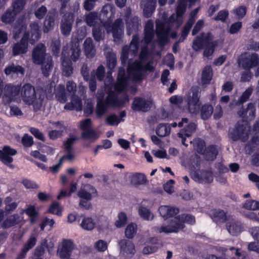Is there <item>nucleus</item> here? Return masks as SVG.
<instances>
[{
	"label": "nucleus",
	"mask_w": 259,
	"mask_h": 259,
	"mask_svg": "<svg viewBox=\"0 0 259 259\" xmlns=\"http://www.w3.org/2000/svg\"><path fill=\"white\" fill-rule=\"evenodd\" d=\"M242 26V22H237L233 23L229 29V32L231 34H235L237 33Z\"/></svg>",
	"instance_id": "69168bd1"
},
{
	"label": "nucleus",
	"mask_w": 259,
	"mask_h": 259,
	"mask_svg": "<svg viewBox=\"0 0 259 259\" xmlns=\"http://www.w3.org/2000/svg\"><path fill=\"white\" fill-rule=\"evenodd\" d=\"M157 239L155 238H151L150 242L151 243V245H147L143 248V253L148 254L156 252L158 247V246L157 245Z\"/></svg>",
	"instance_id": "37998d69"
},
{
	"label": "nucleus",
	"mask_w": 259,
	"mask_h": 259,
	"mask_svg": "<svg viewBox=\"0 0 259 259\" xmlns=\"http://www.w3.org/2000/svg\"><path fill=\"white\" fill-rule=\"evenodd\" d=\"M139 49V37L137 35L133 36L129 47L125 46L123 47L121 55L122 63H124L128 58V54L132 55L137 54Z\"/></svg>",
	"instance_id": "4468645a"
},
{
	"label": "nucleus",
	"mask_w": 259,
	"mask_h": 259,
	"mask_svg": "<svg viewBox=\"0 0 259 259\" xmlns=\"http://www.w3.org/2000/svg\"><path fill=\"white\" fill-rule=\"evenodd\" d=\"M107 61L108 68L112 71L114 68L116 63V59L115 55L114 54H110L107 56Z\"/></svg>",
	"instance_id": "bf43d9fd"
},
{
	"label": "nucleus",
	"mask_w": 259,
	"mask_h": 259,
	"mask_svg": "<svg viewBox=\"0 0 259 259\" xmlns=\"http://www.w3.org/2000/svg\"><path fill=\"white\" fill-rule=\"evenodd\" d=\"M194 149L201 154H204L205 152V147L204 141L199 139H195L193 142Z\"/></svg>",
	"instance_id": "864d4df0"
},
{
	"label": "nucleus",
	"mask_w": 259,
	"mask_h": 259,
	"mask_svg": "<svg viewBox=\"0 0 259 259\" xmlns=\"http://www.w3.org/2000/svg\"><path fill=\"white\" fill-rule=\"evenodd\" d=\"M25 5V0H16L13 4V9L12 10L17 14L23 10Z\"/></svg>",
	"instance_id": "4d7b16f0"
},
{
	"label": "nucleus",
	"mask_w": 259,
	"mask_h": 259,
	"mask_svg": "<svg viewBox=\"0 0 259 259\" xmlns=\"http://www.w3.org/2000/svg\"><path fill=\"white\" fill-rule=\"evenodd\" d=\"M171 125L175 127L177 125L179 127H183L178 133L179 137L182 138V144L187 146L188 145L185 143L186 137H191L196 130V125L194 123L189 122L187 118H183L181 121L178 124L176 122L171 123Z\"/></svg>",
	"instance_id": "1a4fd4ad"
},
{
	"label": "nucleus",
	"mask_w": 259,
	"mask_h": 259,
	"mask_svg": "<svg viewBox=\"0 0 259 259\" xmlns=\"http://www.w3.org/2000/svg\"><path fill=\"white\" fill-rule=\"evenodd\" d=\"M78 37L72 41L69 49L64 48L62 51V73L63 75L69 76L73 72V68L69 57L74 61H76L80 55L79 40H81L87 34L86 27H81L77 31Z\"/></svg>",
	"instance_id": "7ed1b4c3"
},
{
	"label": "nucleus",
	"mask_w": 259,
	"mask_h": 259,
	"mask_svg": "<svg viewBox=\"0 0 259 259\" xmlns=\"http://www.w3.org/2000/svg\"><path fill=\"white\" fill-rule=\"evenodd\" d=\"M84 48L85 54L88 57H93L96 53L92 39L87 38L84 42Z\"/></svg>",
	"instance_id": "f704fd0d"
},
{
	"label": "nucleus",
	"mask_w": 259,
	"mask_h": 259,
	"mask_svg": "<svg viewBox=\"0 0 259 259\" xmlns=\"http://www.w3.org/2000/svg\"><path fill=\"white\" fill-rule=\"evenodd\" d=\"M64 108L69 110L80 111L82 109L81 101L78 97L73 96L71 99V104H66Z\"/></svg>",
	"instance_id": "72a5a7b5"
},
{
	"label": "nucleus",
	"mask_w": 259,
	"mask_h": 259,
	"mask_svg": "<svg viewBox=\"0 0 259 259\" xmlns=\"http://www.w3.org/2000/svg\"><path fill=\"white\" fill-rule=\"evenodd\" d=\"M195 179L199 183H209L213 181V176L211 172L205 171L201 172L198 178L195 177Z\"/></svg>",
	"instance_id": "4c0bfd02"
},
{
	"label": "nucleus",
	"mask_w": 259,
	"mask_h": 259,
	"mask_svg": "<svg viewBox=\"0 0 259 259\" xmlns=\"http://www.w3.org/2000/svg\"><path fill=\"white\" fill-rule=\"evenodd\" d=\"M17 151L9 146H6L0 150V160L5 164L8 165L11 168L14 166L11 163L13 161V156L16 155Z\"/></svg>",
	"instance_id": "f3484780"
},
{
	"label": "nucleus",
	"mask_w": 259,
	"mask_h": 259,
	"mask_svg": "<svg viewBox=\"0 0 259 259\" xmlns=\"http://www.w3.org/2000/svg\"><path fill=\"white\" fill-rule=\"evenodd\" d=\"M104 67L102 65L99 66L96 71H94L92 73L89 82V88L92 92H94L96 90V82L95 80V76H96L98 80H102L104 77Z\"/></svg>",
	"instance_id": "aec40b11"
},
{
	"label": "nucleus",
	"mask_w": 259,
	"mask_h": 259,
	"mask_svg": "<svg viewBox=\"0 0 259 259\" xmlns=\"http://www.w3.org/2000/svg\"><path fill=\"white\" fill-rule=\"evenodd\" d=\"M141 6L143 7L144 15L146 17H150L155 9L153 0H142Z\"/></svg>",
	"instance_id": "c756f323"
},
{
	"label": "nucleus",
	"mask_w": 259,
	"mask_h": 259,
	"mask_svg": "<svg viewBox=\"0 0 259 259\" xmlns=\"http://www.w3.org/2000/svg\"><path fill=\"white\" fill-rule=\"evenodd\" d=\"M73 21L74 17L72 14L69 13L63 17L61 25V30L63 34L68 35L70 34Z\"/></svg>",
	"instance_id": "412c9836"
},
{
	"label": "nucleus",
	"mask_w": 259,
	"mask_h": 259,
	"mask_svg": "<svg viewBox=\"0 0 259 259\" xmlns=\"http://www.w3.org/2000/svg\"><path fill=\"white\" fill-rule=\"evenodd\" d=\"M62 207L58 202L53 203L50 206L49 211L53 214L60 216L62 215Z\"/></svg>",
	"instance_id": "6e6d98bb"
},
{
	"label": "nucleus",
	"mask_w": 259,
	"mask_h": 259,
	"mask_svg": "<svg viewBox=\"0 0 259 259\" xmlns=\"http://www.w3.org/2000/svg\"><path fill=\"white\" fill-rule=\"evenodd\" d=\"M244 207L250 210L259 209V202L255 200H247L244 204Z\"/></svg>",
	"instance_id": "052dcab7"
},
{
	"label": "nucleus",
	"mask_w": 259,
	"mask_h": 259,
	"mask_svg": "<svg viewBox=\"0 0 259 259\" xmlns=\"http://www.w3.org/2000/svg\"><path fill=\"white\" fill-rule=\"evenodd\" d=\"M200 92L198 88H192L187 96V102L189 112L192 114L197 113L200 108Z\"/></svg>",
	"instance_id": "9d476101"
},
{
	"label": "nucleus",
	"mask_w": 259,
	"mask_h": 259,
	"mask_svg": "<svg viewBox=\"0 0 259 259\" xmlns=\"http://www.w3.org/2000/svg\"><path fill=\"white\" fill-rule=\"evenodd\" d=\"M94 247L98 251L103 252L107 249V243L104 240H99L95 243Z\"/></svg>",
	"instance_id": "0e129e2a"
},
{
	"label": "nucleus",
	"mask_w": 259,
	"mask_h": 259,
	"mask_svg": "<svg viewBox=\"0 0 259 259\" xmlns=\"http://www.w3.org/2000/svg\"><path fill=\"white\" fill-rule=\"evenodd\" d=\"M158 211L160 215L165 220L172 217L179 212L178 208L167 205L160 206Z\"/></svg>",
	"instance_id": "a878e982"
},
{
	"label": "nucleus",
	"mask_w": 259,
	"mask_h": 259,
	"mask_svg": "<svg viewBox=\"0 0 259 259\" xmlns=\"http://www.w3.org/2000/svg\"><path fill=\"white\" fill-rule=\"evenodd\" d=\"M228 15L229 12L227 10H222L218 13L217 16L214 18V20L225 22L227 19Z\"/></svg>",
	"instance_id": "338daca9"
},
{
	"label": "nucleus",
	"mask_w": 259,
	"mask_h": 259,
	"mask_svg": "<svg viewBox=\"0 0 259 259\" xmlns=\"http://www.w3.org/2000/svg\"><path fill=\"white\" fill-rule=\"evenodd\" d=\"M187 0H179L176 10V15L172 14L169 19L166 20L165 16L162 20L156 21V33L158 41L160 46H164L168 42V36L170 30L172 27H178L183 23L182 16L186 10Z\"/></svg>",
	"instance_id": "f03ea898"
},
{
	"label": "nucleus",
	"mask_w": 259,
	"mask_h": 259,
	"mask_svg": "<svg viewBox=\"0 0 259 259\" xmlns=\"http://www.w3.org/2000/svg\"><path fill=\"white\" fill-rule=\"evenodd\" d=\"M213 107L212 105L205 104L201 108V116L203 119H207L212 115Z\"/></svg>",
	"instance_id": "a18cd8bd"
},
{
	"label": "nucleus",
	"mask_w": 259,
	"mask_h": 259,
	"mask_svg": "<svg viewBox=\"0 0 259 259\" xmlns=\"http://www.w3.org/2000/svg\"><path fill=\"white\" fill-rule=\"evenodd\" d=\"M24 72V68L20 65H15L12 64L8 66L5 69V73L7 75L11 74L12 73H20L23 74Z\"/></svg>",
	"instance_id": "58836bf2"
},
{
	"label": "nucleus",
	"mask_w": 259,
	"mask_h": 259,
	"mask_svg": "<svg viewBox=\"0 0 259 259\" xmlns=\"http://www.w3.org/2000/svg\"><path fill=\"white\" fill-rule=\"evenodd\" d=\"M118 244L121 256L131 257L135 253V246L131 241L123 239L119 241Z\"/></svg>",
	"instance_id": "dca6fc26"
},
{
	"label": "nucleus",
	"mask_w": 259,
	"mask_h": 259,
	"mask_svg": "<svg viewBox=\"0 0 259 259\" xmlns=\"http://www.w3.org/2000/svg\"><path fill=\"white\" fill-rule=\"evenodd\" d=\"M3 88V81L0 78V97L3 92V100L5 103L8 104L13 101L19 102L21 101L20 85L9 83L5 85L4 90Z\"/></svg>",
	"instance_id": "6e6552de"
},
{
	"label": "nucleus",
	"mask_w": 259,
	"mask_h": 259,
	"mask_svg": "<svg viewBox=\"0 0 259 259\" xmlns=\"http://www.w3.org/2000/svg\"><path fill=\"white\" fill-rule=\"evenodd\" d=\"M259 62V57L256 53H245L241 55L239 65L245 69L249 70L255 67Z\"/></svg>",
	"instance_id": "ddd939ff"
},
{
	"label": "nucleus",
	"mask_w": 259,
	"mask_h": 259,
	"mask_svg": "<svg viewBox=\"0 0 259 259\" xmlns=\"http://www.w3.org/2000/svg\"><path fill=\"white\" fill-rule=\"evenodd\" d=\"M106 122L110 125H117L120 120L119 118L114 114L109 115L106 118Z\"/></svg>",
	"instance_id": "680f3d73"
},
{
	"label": "nucleus",
	"mask_w": 259,
	"mask_h": 259,
	"mask_svg": "<svg viewBox=\"0 0 259 259\" xmlns=\"http://www.w3.org/2000/svg\"><path fill=\"white\" fill-rule=\"evenodd\" d=\"M234 13L237 19H242L246 15V8L243 6H240L234 10Z\"/></svg>",
	"instance_id": "e2e57ef3"
},
{
	"label": "nucleus",
	"mask_w": 259,
	"mask_h": 259,
	"mask_svg": "<svg viewBox=\"0 0 259 259\" xmlns=\"http://www.w3.org/2000/svg\"><path fill=\"white\" fill-rule=\"evenodd\" d=\"M54 18L52 17H47L44 22V31L48 32L51 30L54 26Z\"/></svg>",
	"instance_id": "13d9d810"
},
{
	"label": "nucleus",
	"mask_w": 259,
	"mask_h": 259,
	"mask_svg": "<svg viewBox=\"0 0 259 259\" xmlns=\"http://www.w3.org/2000/svg\"><path fill=\"white\" fill-rule=\"evenodd\" d=\"M250 132L249 127L247 124L238 125L235 129L231 130L229 135L231 138L236 141L238 139H241L242 141H245Z\"/></svg>",
	"instance_id": "2eb2a0df"
},
{
	"label": "nucleus",
	"mask_w": 259,
	"mask_h": 259,
	"mask_svg": "<svg viewBox=\"0 0 259 259\" xmlns=\"http://www.w3.org/2000/svg\"><path fill=\"white\" fill-rule=\"evenodd\" d=\"M79 226L84 230L92 231L96 227L97 224L93 218L87 217L82 219Z\"/></svg>",
	"instance_id": "c85d7f7f"
},
{
	"label": "nucleus",
	"mask_w": 259,
	"mask_h": 259,
	"mask_svg": "<svg viewBox=\"0 0 259 259\" xmlns=\"http://www.w3.org/2000/svg\"><path fill=\"white\" fill-rule=\"evenodd\" d=\"M213 77L212 69L210 66H206L202 70L201 81L202 85H207L210 82Z\"/></svg>",
	"instance_id": "bb28decb"
},
{
	"label": "nucleus",
	"mask_w": 259,
	"mask_h": 259,
	"mask_svg": "<svg viewBox=\"0 0 259 259\" xmlns=\"http://www.w3.org/2000/svg\"><path fill=\"white\" fill-rule=\"evenodd\" d=\"M218 153L217 147L214 146H211L207 148L206 153L204 154H206L207 160H212L215 158Z\"/></svg>",
	"instance_id": "5fc2aeb1"
},
{
	"label": "nucleus",
	"mask_w": 259,
	"mask_h": 259,
	"mask_svg": "<svg viewBox=\"0 0 259 259\" xmlns=\"http://www.w3.org/2000/svg\"><path fill=\"white\" fill-rule=\"evenodd\" d=\"M82 137L84 140L92 143L95 142L99 138V134L94 130H90L83 131L82 133Z\"/></svg>",
	"instance_id": "ea45409f"
},
{
	"label": "nucleus",
	"mask_w": 259,
	"mask_h": 259,
	"mask_svg": "<svg viewBox=\"0 0 259 259\" xmlns=\"http://www.w3.org/2000/svg\"><path fill=\"white\" fill-rule=\"evenodd\" d=\"M85 21L87 24L90 26L97 27L102 23V22L98 18L97 13L91 12L86 15Z\"/></svg>",
	"instance_id": "7c9ffc66"
},
{
	"label": "nucleus",
	"mask_w": 259,
	"mask_h": 259,
	"mask_svg": "<svg viewBox=\"0 0 259 259\" xmlns=\"http://www.w3.org/2000/svg\"><path fill=\"white\" fill-rule=\"evenodd\" d=\"M96 193V189L92 185L83 184L78 192L77 195L80 198L90 200L92 198V195Z\"/></svg>",
	"instance_id": "5701e85b"
},
{
	"label": "nucleus",
	"mask_w": 259,
	"mask_h": 259,
	"mask_svg": "<svg viewBox=\"0 0 259 259\" xmlns=\"http://www.w3.org/2000/svg\"><path fill=\"white\" fill-rule=\"evenodd\" d=\"M41 64H42L41 70L43 74L46 76H49L53 67L52 57L48 56L46 58L45 61H44Z\"/></svg>",
	"instance_id": "473e14b6"
},
{
	"label": "nucleus",
	"mask_w": 259,
	"mask_h": 259,
	"mask_svg": "<svg viewBox=\"0 0 259 259\" xmlns=\"http://www.w3.org/2000/svg\"><path fill=\"white\" fill-rule=\"evenodd\" d=\"M126 214L123 212H119L117 215V218L114 223V225L117 228H121L125 226L127 222Z\"/></svg>",
	"instance_id": "603ef678"
},
{
	"label": "nucleus",
	"mask_w": 259,
	"mask_h": 259,
	"mask_svg": "<svg viewBox=\"0 0 259 259\" xmlns=\"http://www.w3.org/2000/svg\"><path fill=\"white\" fill-rule=\"evenodd\" d=\"M226 227L228 232L233 236L238 235L242 231V227L240 223L235 221L232 216L227 222Z\"/></svg>",
	"instance_id": "4be33fe9"
},
{
	"label": "nucleus",
	"mask_w": 259,
	"mask_h": 259,
	"mask_svg": "<svg viewBox=\"0 0 259 259\" xmlns=\"http://www.w3.org/2000/svg\"><path fill=\"white\" fill-rule=\"evenodd\" d=\"M154 35V24L151 20H148L145 26V35L144 40L141 41V51L140 54V60L136 61L133 64H130L128 69V78L124 77L125 71L122 68H119L118 73L117 82L115 84L111 83L112 78H109L111 83L109 84L107 82L105 83L106 88L108 93L107 99L103 101L104 94L101 91L97 93V104L96 113L98 116H102L108 110L109 106H120L121 104L118 102V99L114 91L120 92L125 88L128 79L134 81H140L142 79L143 72L144 71H153L155 68V63L150 61L145 64V59L147 56V46L152 40Z\"/></svg>",
	"instance_id": "f257e3e1"
},
{
	"label": "nucleus",
	"mask_w": 259,
	"mask_h": 259,
	"mask_svg": "<svg viewBox=\"0 0 259 259\" xmlns=\"http://www.w3.org/2000/svg\"><path fill=\"white\" fill-rule=\"evenodd\" d=\"M46 49L42 44H38L34 48L32 53L33 62L37 65L41 64L48 56H50L46 53Z\"/></svg>",
	"instance_id": "a211bd4d"
},
{
	"label": "nucleus",
	"mask_w": 259,
	"mask_h": 259,
	"mask_svg": "<svg viewBox=\"0 0 259 259\" xmlns=\"http://www.w3.org/2000/svg\"><path fill=\"white\" fill-rule=\"evenodd\" d=\"M104 31L103 29V26L101 24L98 25L97 27H94L93 28V35L94 39L96 41H100L104 37Z\"/></svg>",
	"instance_id": "8fccbe9b"
},
{
	"label": "nucleus",
	"mask_w": 259,
	"mask_h": 259,
	"mask_svg": "<svg viewBox=\"0 0 259 259\" xmlns=\"http://www.w3.org/2000/svg\"><path fill=\"white\" fill-rule=\"evenodd\" d=\"M56 97L61 103H65L67 101V95L65 91L64 85L60 84L56 90Z\"/></svg>",
	"instance_id": "c03bdc74"
},
{
	"label": "nucleus",
	"mask_w": 259,
	"mask_h": 259,
	"mask_svg": "<svg viewBox=\"0 0 259 259\" xmlns=\"http://www.w3.org/2000/svg\"><path fill=\"white\" fill-rule=\"evenodd\" d=\"M37 94L34 87L30 83L25 84L21 89V97L24 103L29 105H33L35 111L40 109L42 105V102L45 98V94L42 91Z\"/></svg>",
	"instance_id": "39448f33"
},
{
	"label": "nucleus",
	"mask_w": 259,
	"mask_h": 259,
	"mask_svg": "<svg viewBox=\"0 0 259 259\" xmlns=\"http://www.w3.org/2000/svg\"><path fill=\"white\" fill-rule=\"evenodd\" d=\"M5 204V210L9 213L13 211L17 207L18 204L15 202H12L11 197H7L4 200Z\"/></svg>",
	"instance_id": "3c124183"
},
{
	"label": "nucleus",
	"mask_w": 259,
	"mask_h": 259,
	"mask_svg": "<svg viewBox=\"0 0 259 259\" xmlns=\"http://www.w3.org/2000/svg\"><path fill=\"white\" fill-rule=\"evenodd\" d=\"M23 220L21 215L14 214L8 217L3 223L2 226L4 228L12 227L20 223Z\"/></svg>",
	"instance_id": "cd10ccee"
},
{
	"label": "nucleus",
	"mask_w": 259,
	"mask_h": 259,
	"mask_svg": "<svg viewBox=\"0 0 259 259\" xmlns=\"http://www.w3.org/2000/svg\"><path fill=\"white\" fill-rule=\"evenodd\" d=\"M210 215L213 221L217 223L227 222L231 217V215L227 214L225 211L220 209L211 210Z\"/></svg>",
	"instance_id": "393cba45"
},
{
	"label": "nucleus",
	"mask_w": 259,
	"mask_h": 259,
	"mask_svg": "<svg viewBox=\"0 0 259 259\" xmlns=\"http://www.w3.org/2000/svg\"><path fill=\"white\" fill-rule=\"evenodd\" d=\"M137 231V225L136 224L131 223L129 224L125 229V235L128 239H132L136 235Z\"/></svg>",
	"instance_id": "49530a36"
},
{
	"label": "nucleus",
	"mask_w": 259,
	"mask_h": 259,
	"mask_svg": "<svg viewBox=\"0 0 259 259\" xmlns=\"http://www.w3.org/2000/svg\"><path fill=\"white\" fill-rule=\"evenodd\" d=\"M36 238L35 237H30L26 243L25 244L23 249L20 254L19 257L23 258L27 251L32 248L36 244Z\"/></svg>",
	"instance_id": "79ce46f5"
},
{
	"label": "nucleus",
	"mask_w": 259,
	"mask_h": 259,
	"mask_svg": "<svg viewBox=\"0 0 259 259\" xmlns=\"http://www.w3.org/2000/svg\"><path fill=\"white\" fill-rule=\"evenodd\" d=\"M114 14V8L111 5H106L102 9L101 16L103 19H107V22L103 24L107 32H112L114 41L120 43L123 34V23L121 19H117L113 24H110Z\"/></svg>",
	"instance_id": "20e7f679"
},
{
	"label": "nucleus",
	"mask_w": 259,
	"mask_h": 259,
	"mask_svg": "<svg viewBox=\"0 0 259 259\" xmlns=\"http://www.w3.org/2000/svg\"><path fill=\"white\" fill-rule=\"evenodd\" d=\"M26 27L22 25L20 32H24V34L19 42L15 43L12 48V53L14 56L24 54L28 50V40L29 37V33L26 32Z\"/></svg>",
	"instance_id": "f8f14e48"
},
{
	"label": "nucleus",
	"mask_w": 259,
	"mask_h": 259,
	"mask_svg": "<svg viewBox=\"0 0 259 259\" xmlns=\"http://www.w3.org/2000/svg\"><path fill=\"white\" fill-rule=\"evenodd\" d=\"M92 121L90 119L87 118L83 120L80 122V127L83 131L90 130Z\"/></svg>",
	"instance_id": "774afa93"
},
{
	"label": "nucleus",
	"mask_w": 259,
	"mask_h": 259,
	"mask_svg": "<svg viewBox=\"0 0 259 259\" xmlns=\"http://www.w3.org/2000/svg\"><path fill=\"white\" fill-rule=\"evenodd\" d=\"M17 14L11 9H8L2 16L1 20L5 24H11L14 22Z\"/></svg>",
	"instance_id": "c9c22d12"
},
{
	"label": "nucleus",
	"mask_w": 259,
	"mask_h": 259,
	"mask_svg": "<svg viewBox=\"0 0 259 259\" xmlns=\"http://www.w3.org/2000/svg\"><path fill=\"white\" fill-rule=\"evenodd\" d=\"M75 249L73 242L70 239H64L59 244L57 250L58 255L62 259H74L72 255Z\"/></svg>",
	"instance_id": "9b49d317"
},
{
	"label": "nucleus",
	"mask_w": 259,
	"mask_h": 259,
	"mask_svg": "<svg viewBox=\"0 0 259 259\" xmlns=\"http://www.w3.org/2000/svg\"><path fill=\"white\" fill-rule=\"evenodd\" d=\"M255 106L253 104L250 103L248 104L247 108L245 112H241V111L238 112V114L240 116L247 117L250 119L253 118L255 115Z\"/></svg>",
	"instance_id": "09e8293b"
},
{
	"label": "nucleus",
	"mask_w": 259,
	"mask_h": 259,
	"mask_svg": "<svg viewBox=\"0 0 259 259\" xmlns=\"http://www.w3.org/2000/svg\"><path fill=\"white\" fill-rule=\"evenodd\" d=\"M126 23L127 34L130 35L134 30L137 29L140 24V20L136 16H133L131 13H127L126 16Z\"/></svg>",
	"instance_id": "b1692460"
},
{
	"label": "nucleus",
	"mask_w": 259,
	"mask_h": 259,
	"mask_svg": "<svg viewBox=\"0 0 259 259\" xmlns=\"http://www.w3.org/2000/svg\"><path fill=\"white\" fill-rule=\"evenodd\" d=\"M138 212L140 217L144 220L150 221L154 219V215L153 213L146 207H140Z\"/></svg>",
	"instance_id": "e433bc0d"
},
{
	"label": "nucleus",
	"mask_w": 259,
	"mask_h": 259,
	"mask_svg": "<svg viewBox=\"0 0 259 259\" xmlns=\"http://www.w3.org/2000/svg\"><path fill=\"white\" fill-rule=\"evenodd\" d=\"M152 105V101L151 99L137 97L134 99L132 108L135 111L146 112L150 110Z\"/></svg>",
	"instance_id": "6ab92c4d"
},
{
	"label": "nucleus",
	"mask_w": 259,
	"mask_h": 259,
	"mask_svg": "<svg viewBox=\"0 0 259 259\" xmlns=\"http://www.w3.org/2000/svg\"><path fill=\"white\" fill-rule=\"evenodd\" d=\"M30 27L31 29V37L29 39V42L33 44L40 37L39 26L37 23H33L30 24Z\"/></svg>",
	"instance_id": "2f4dec72"
},
{
	"label": "nucleus",
	"mask_w": 259,
	"mask_h": 259,
	"mask_svg": "<svg viewBox=\"0 0 259 259\" xmlns=\"http://www.w3.org/2000/svg\"><path fill=\"white\" fill-rule=\"evenodd\" d=\"M195 222L194 217L189 214H181L172 219L169 225L162 226L158 229L159 233H177L185 227V223L192 225Z\"/></svg>",
	"instance_id": "0eeeda50"
},
{
	"label": "nucleus",
	"mask_w": 259,
	"mask_h": 259,
	"mask_svg": "<svg viewBox=\"0 0 259 259\" xmlns=\"http://www.w3.org/2000/svg\"><path fill=\"white\" fill-rule=\"evenodd\" d=\"M156 132L160 137H165L170 134V125L168 124H160L157 126Z\"/></svg>",
	"instance_id": "de8ad7c7"
},
{
	"label": "nucleus",
	"mask_w": 259,
	"mask_h": 259,
	"mask_svg": "<svg viewBox=\"0 0 259 259\" xmlns=\"http://www.w3.org/2000/svg\"><path fill=\"white\" fill-rule=\"evenodd\" d=\"M132 183L135 186H139L147 182L146 176L142 173H135L131 178Z\"/></svg>",
	"instance_id": "a19ab883"
},
{
	"label": "nucleus",
	"mask_w": 259,
	"mask_h": 259,
	"mask_svg": "<svg viewBox=\"0 0 259 259\" xmlns=\"http://www.w3.org/2000/svg\"><path fill=\"white\" fill-rule=\"evenodd\" d=\"M213 36L210 33H201L194 40L192 45L193 49L195 51L201 50L204 46L207 47L203 52V56L208 58L214 52L215 48L218 45V41H212Z\"/></svg>",
	"instance_id": "423d86ee"
}]
</instances>
